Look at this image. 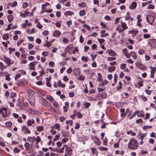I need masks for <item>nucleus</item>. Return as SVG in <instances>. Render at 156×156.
Listing matches in <instances>:
<instances>
[{"label":"nucleus","mask_w":156,"mask_h":156,"mask_svg":"<svg viewBox=\"0 0 156 156\" xmlns=\"http://www.w3.org/2000/svg\"><path fill=\"white\" fill-rule=\"evenodd\" d=\"M51 43L50 42H47L46 44H44V47H47L48 48L51 46Z\"/></svg>","instance_id":"nucleus-49"},{"label":"nucleus","mask_w":156,"mask_h":156,"mask_svg":"<svg viewBox=\"0 0 156 156\" xmlns=\"http://www.w3.org/2000/svg\"><path fill=\"white\" fill-rule=\"evenodd\" d=\"M74 14V13L73 12H72L71 11H66V12H65L64 13V15H65L66 16H67V15L71 16V15H73Z\"/></svg>","instance_id":"nucleus-22"},{"label":"nucleus","mask_w":156,"mask_h":156,"mask_svg":"<svg viewBox=\"0 0 156 156\" xmlns=\"http://www.w3.org/2000/svg\"><path fill=\"white\" fill-rule=\"evenodd\" d=\"M91 138L93 140L94 143L96 144L98 146L100 145L101 142L97 136H92Z\"/></svg>","instance_id":"nucleus-3"},{"label":"nucleus","mask_w":156,"mask_h":156,"mask_svg":"<svg viewBox=\"0 0 156 156\" xmlns=\"http://www.w3.org/2000/svg\"><path fill=\"white\" fill-rule=\"evenodd\" d=\"M6 110V109L5 108H3L0 110V113L2 114L3 117H6L7 115Z\"/></svg>","instance_id":"nucleus-9"},{"label":"nucleus","mask_w":156,"mask_h":156,"mask_svg":"<svg viewBox=\"0 0 156 156\" xmlns=\"http://www.w3.org/2000/svg\"><path fill=\"white\" fill-rule=\"evenodd\" d=\"M81 59L82 60L85 62H87L88 60V58L85 56H82Z\"/></svg>","instance_id":"nucleus-43"},{"label":"nucleus","mask_w":156,"mask_h":156,"mask_svg":"<svg viewBox=\"0 0 156 156\" xmlns=\"http://www.w3.org/2000/svg\"><path fill=\"white\" fill-rule=\"evenodd\" d=\"M9 37V36L8 34H4L2 36V38L4 40H7Z\"/></svg>","instance_id":"nucleus-39"},{"label":"nucleus","mask_w":156,"mask_h":156,"mask_svg":"<svg viewBox=\"0 0 156 156\" xmlns=\"http://www.w3.org/2000/svg\"><path fill=\"white\" fill-rule=\"evenodd\" d=\"M60 135L57 134L55 136V137L53 139V140L55 141L56 140H58L59 139Z\"/></svg>","instance_id":"nucleus-42"},{"label":"nucleus","mask_w":156,"mask_h":156,"mask_svg":"<svg viewBox=\"0 0 156 156\" xmlns=\"http://www.w3.org/2000/svg\"><path fill=\"white\" fill-rule=\"evenodd\" d=\"M129 55H130V57L131 56L134 59H136L137 57V55L136 53L133 51H131L130 52Z\"/></svg>","instance_id":"nucleus-12"},{"label":"nucleus","mask_w":156,"mask_h":156,"mask_svg":"<svg viewBox=\"0 0 156 156\" xmlns=\"http://www.w3.org/2000/svg\"><path fill=\"white\" fill-rule=\"evenodd\" d=\"M140 97V99L143 100L144 102L147 101V99L145 96L142 95Z\"/></svg>","instance_id":"nucleus-45"},{"label":"nucleus","mask_w":156,"mask_h":156,"mask_svg":"<svg viewBox=\"0 0 156 156\" xmlns=\"http://www.w3.org/2000/svg\"><path fill=\"white\" fill-rule=\"evenodd\" d=\"M28 6V3L27 2H23V7L24 9H26L27 8Z\"/></svg>","instance_id":"nucleus-57"},{"label":"nucleus","mask_w":156,"mask_h":156,"mask_svg":"<svg viewBox=\"0 0 156 156\" xmlns=\"http://www.w3.org/2000/svg\"><path fill=\"white\" fill-rule=\"evenodd\" d=\"M84 105L85 108H87L90 105V104L89 103L87 102H85L84 103Z\"/></svg>","instance_id":"nucleus-40"},{"label":"nucleus","mask_w":156,"mask_h":156,"mask_svg":"<svg viewBox=\"0 0 156 156\" xmlns=\"http://www.w3.org/2000/svg\"><path fill=\"white\" fill-rule=\"evenodd\" d=\"M140 112V111H136L135 112H134L133 114L132 115L129 117V119H131L133 117L135 116L136 115V114L137 113H138Z\"/></svg>","instance_id":"nucleus-26"},{"label":"nucleus","mask_w":156,"mask_h":156,"mask_svg":"<svg viewBox=\"0 0 156 156\" xmlns=\"http://www.w3.org/2000/svg\"><path fill=\"white\" fill-rule=\"evenodd\" d=\"M125 19L126 20H133V18L131 17L130 15L128 16H126Z\"/></svg>","instance_id":"nucleus-38"},{"label":"nucleus","mask_w":156,"mask_h":156,"mask_svg":"<svg viewBox=\"0 0 156 156\" xmlns=\"http://www.w3.org/2000/svg\"><path fill=\"white\" fill-rule=\"evenodd\" d=\"M138 142L136 140L132 139L128 143V148L130 149H136L138 147Z\"/></svg>","instance_id":"nucleus-1"},{"label":"nucleus","mask_w":156,"mask_h":156,"mask_svg":"<svg viewBox=\"0 0 156 156\" xmlns=\"http://www.w3.org/2000/svg\"><path fill=\"white\" fill-rule=\"evenodd\" d=\"M49 5V3L47 2H46L45 3V4H43L42 5L41 8L42 9H44V8L45 7H46L48 5Z\"/></svg>","instance_id":"nucleus-35"},{"label":"nucleus","mask_w":156,"mask_h":156,"mask_svg":"<svg viewBox=\"0 0 156 156\" xmlns=\"http://www.w3.org/2000/svg\"><path fill=\"white\" fill-rule=\"evenodd\" d=\"M55 24L56 27L58 28H60L61 27V24L59 22L57 21Z\"/></svg>","instance_id":"nucleus-52"},{"label":"nucleus","mask_w":156,"mask_h":156,"mask_svg":"<svg viewBox=\"0 0 156 156\" xmlns=\"http://www.w3.org/2000/svg\"><path fill=\"white\" fill-rule=\"evenodd\" d=\"M4 59L5 62L8 65H10V59L7 58L6 57H4Z\"/></svg>","instance_id":"nucleus-21"},{"label":"nucleus","mask_w":156,"mask_h":156,"mask_svg":"<svg viewBox=\"0 0 156 156\" xmlns=\"http://www.w3.org/2000/svg\"><path fill=\"white\" fill-rule=\"evenodd\" d=\"M146 135L147 133H145L142 135L140 138H139V139H141L140 141V144L142 145L143 144V143H144V142H143V139H144V138L146 136Z\"/></svg>","instance_id":"nucleus-13"},{"label":"nucleus","mask_w":156,"mask_h":156,"mask_svg":"<svg viewBox=\"0 0 156 156\" xmlns=\"http://www.w3.org/2000/svg\"><path fill=\"white\" fill-rule=\"evenodd\" d=\"M98 80L101 82L102 81V79L101 75L100 73H98Z\"/></svg>","instance_id":"nucleus-27"},{"label":"nucleus","mask_w":156,"mask_h":156,"mask_svg":"<svg viewBox=\"0 0 156 156\" xmlns=\"http://www.w3.org/2000/svg\"><path fill=\"white\" fill-rule=\"evenodd\" d=\"M35 139V136H33V137H28L27 138V140L28 141L33 143L34 142Z\"/></svg>","instance_id":"nucleus-23"},{"label":"nucleus","mask_w":156,"mask_h":156,"mask_svg":"<svg viewBox=\"0 0 156 156\" xmlns=\"http://www.w3.org/2000/svg\"><path fill=\"white\" fill-rule=\"evenodd\" d=\"M42 34L44 35L47 36L49 32L48 30H45L42 32Z\"/></svg>","instance_id":"nucleus-54"},{"label":"nucleus","mask_w":156,"mask_h":156,"mask_svg":"<svg viewBox=\"0 0 156 156\" xmlns=\"http://www.w3.org/2000/svg\"><path fill=\"white\" fill-rule=\"evenodd\" d=\"M152 42L150 44L151 47L156 48V39H151Z\"/></svg>","instance_id":"nucleus-10"},{"label":"nucleus","mask_w":156,"mask_h":156,"mask_svg":"<svg viewBox=\"0 0 156 156\" xmlns=\"http://www.w3.org/2000/svg\"><path fill=\"white\" fill-rule=\"evenodd\" d=\"M123 53L125 55L126 57L127 58H130V55L129 53L127 50L126 48H125L122 50Z\"/></svg>","instance_id":"nucleus-11"},{"label":"nucleus","mask_w":156,"mask_h":156,"mask_svg":"<svg viewBox=\"0 0 156 156\" xmlns=\"http://www.w3.org/2000/svg\"><path fill=\"white\" fill-rule=\"evenodd\" d=\"M49 52L47 51H43L42 53V54L44 56H47L48 55Z\"/></svg>","instance_id":"nucleus-55"},{"label":"nucleus","mask_w":156,"mask_h":156,"mask_svg":"<svg viewBox=\"0 0 156 156\" xmlns=\"http://www.w3.org/2000/svg\"><path fill=\"white\" fill-rule=\"evenodd\" d=\"M107 139L106 138H105V139L103 141V144L104 145L107 146Z\"/></svg>","instance_id":"nucleus-51"},{"label":"nucleus","mask_w":156,"mask_h":156,"mask_svg":"<svg viewBox=\"0 0 156 156\" xmlns=\"http://www.w3.org/2000/svg\"><path fill=\"white\" fill-rule=\"evenodd\" d=\"M100 95L103 98H105L107 96V94L105 92H104L102 94L101 93L100 94Z\"/></svg>","instance_id":"nucleus-33"},{"label":"nucleus","mask_w":156,"mask_h":156,"mask_svg":"<svg viewBox=\"0 0 156 156\" xmlns=\"http://www.w3.org/2000/svg\"><path fill=\"white\" fill-rule=\"evenodd\" d=\"M40 103L42 105L45 106H49L50 104L46 99L43 98L41 97L39 100Z\"/></svg>","instance_id":"nucleus-4"},{"label":"nucleus","mask_w":156,"mask_h":156,"mask_svg":"<svg viewBox=\"0 0 156 156\" xmlns=\"http://www.w3.org/2000/svg\"><path fill=\"white\" fill-rule=\"evenodd\" d=\"M66 123L67 124H70L71 126H72L73 124V121L72 120H66Z\"/></svg>","instance_id":"nucleus-46"},{"label":"nucleus","mask_w":156,"mask_h":156,"mask_svg":"<svg viewBox=\"0 0 156 156\" xmlns=\"http://www.w3.org/2000/svg\"><path fill=\"white\" fill-rule=\"evenodd\" d=\"M29 146L30 144L26 142L24 144L25 147L27 150H28L29 149Z\"/></svg>","instance_id":"nucleus-50"},{"label":"nucleus","mask_w":156,"mask_h":156,"mask_svg":"<svg viewBox=\"0 0 156 156\" xmlns=\"http://www.w3.org/2000/svg\"><path fill=\"white\" fill-rule=\"evenodd\" d=\"M48 78L46 77V80L47 81L46 82V85L47 86L49 87H51V83L49 82V81L48 80Z\"/></svg>","instance_id":"nucleus-32"},{"label":"nucleus","mask_w":156,"mask_h":156,"mask_svg":"<svg viewBox=\"0 0 156 156\" xmlns=\"http://www.w3.org/2000/svg\"><path fill=\"white\" fill-rule=\"evenodd\" d=\"M58 84L59 87L62 88H64L65 87V85L64 84H62V82L60 80L58 81Z\"/></svg>","instance_id":"nucleus-24"},{"label":"nucleus","mask_w":156,"mask_h":156,"mask_svg":"<svg viewBox=\"0 0 156 156\" xmlns=\"http://www.w3.org/2000/svg\"><path fill=\"white\" fill-rule=\"evenodd\" d=\"M20 151V150L17 147H15L14 150V152L16 153H19Z\"/></svg>","instance_id":"nucleus-64"},{"label":"nucleus","mask_w":156,"mask_h":156,"mask_svg":"<svg viewBox=\"0 0 156 156\" xmlns=\"http://www.w3.org/2000/svg\"><path fill=\"white\" fill-rule=\"evenodd\" d=\"M108 82L107 80H104L102 83L100 84V85L101 86H103V85L108 84Z\"/></svg>","instance_id":"nucleus-53"},{"label":"nucleus","mask_w":156,"mask_h":156,"mask_svg":"<svg viewBox=\"0 0 156 156\" xmlns=\"http://www.w3.org/2000/svg\"><path fill=\"white\" fill-rule=\"evenodd\" d=\"M151 35L150 34H144L143 35V37L145 39H147L151 37Z\"/></svg>","instance_id":"nucleus-31"},{"label":"nucleus","mask_w":156,"mask_h":156,"mask_svg":"<svg viewBox=\"0 0 156 156\" xmlns=\"http://www.w3.org/2000/svg\"><path fill=\"white\" fill-rule=\"evenodd\" d=\"M54 127L57 129L58 131H59L60 130V125H59L58 123L55 124V126H54Z\"/></svg>","instance_id":"nucleus-30"},{"label":"nucleus","mask_w":156,"mask_h":156,"mask_svg":"<svg viewBox=\"0 0 156 156\" xmlns=\"http://www.w3.org/2000/svg\"><path fill=\"white\" fill-rule=\"evenodd\" d=\"M37 130L39 132H41L44 130V128L42 126H36Z\"/></svg>","instance_id":"nucleus-25"},{"label":"nucleus","mask_w":156,"mask_h":156,"mask_svg":"<svg viewBox=\"0 0 156 156\" xmlns=\"http://www.w3.org/2000/svg\"><path fill=\"white\" fill-rule=\"evenodd\" d=\"M146 20L150 24L152 25L154 21V17L151 14H148L147 16Z\"/></svg>","instance_id":"nucleus-2"},{"label":"nucleus","mask_w":156,"mask_h":156,"mask_svg":"<svg viewBox=\"0 0 156 156\" xmlns=\"http://www.w3.org/2000/svg\"><path fill=\"white\" fill-rule=\"evenodd\" d=\"M121 25L122 27L124 30H126L128 28V27L127 26L126 24L124 22H121Z\"/></svg>","instance_id":"nucleus-18"},{"label":"nucleus","mask_w":156,"mask_h":156,"mask_svg":"<svg viewBox=\"0 0 156 156\" xmlns=\"http://www.w3.org/2000/svg\"><path fill=\"white\" fill-rule=\"evenodd\" d=\"M41 141V139L39 136H37V137L36 139V141L37 144H38L39 142H40Z\"/></svg>","instance_id":"nucleus-56"},{"label":"nucleus","mask_w":156,"mask_h":156,"mask_svg":"<svg viewBox=\"0 0 156 156\" xmlns=\"http://www.w3.org/2000/svg\"><path fill=\"white\" fill-rule=\"evenodd\" d=\"M127 133L128 134H130L131 133V135L132 136H134L136 135V133L131 130H130L129 131H128Z\"/></svg>","instance_id":"nucleus-29"},{"label":"nucleus","mask_w":156,"mask_h":156,"mask_svg":"<svg viewBox=\"0 0 156 156\" xmlns=\"http://www.w3.org/2000/svg\"><path fill=\"white\" fill-rule=\"evenodd\" d=\"M129 33L133 34L136 35L138 33V31L137 30H132L128 31Z\"/></svg>","instance_id":"nucleus-19"},{"label":"nucleus","mask_w":156,"mask_h":156,"mask_svg":"<svg viewBox=\"0 0 156 156\" xmlns=\"http://www.w3.org/2000/svg\"><path fill=\"white\" fill-rule=\"evenodd\" d=\"M135 64L137 67L140 69L145 70L147 69L145 66L138 62H136Z\"/></svg>","instance_id":"nucleus-6"},{"label":"nucleus","mask_w":156,"mask_h":156,"mask_svg":"<svg viewBox=\"0 0 156 156\" xmlns=\"http://www.w3.org/2000/svg\"><path fill=\"white\" fill-rule=\"evenodd\" d=\"M61 34V33L58 30H55L53 33V35L55 37H59Z\"/></svg>","instance_id":"nucleus-15"},{"label":"nucleus","mask_w":156,"mask_h":156,"mask_svg":"<svg viewBox=\"0 0 156 156\" xmlns=\"http://www.w3.org/2000/svg\"><path fill=\"white\" fill-rule=\"evenodd\" d=\"M66 24L67 25L68 27H70L71 26V25L72 24V20H70L69 21H67L66 22Z\"/></svg>","instance_id":"nucleus-59"},{"label":"nucleus","mask_w":156,"mask_h":156,"mask_svg":"<svg viewBox=\"0 0 156 156\" xmlns=\"http://www.w3.org/2000/svg\"><path fill=\"white\" fill-rule=\"evenodd\" d=\"M154 6L152 4H150L147 7L148 9H154Z\"/></svg>","instance_id":"nucleus-44"},{"label":"nucleus","mask_w":156,"mask_h":156,"mask_svg":"<svg viewBox=\"0 0 156 156\" xmlns=\"http://www.w3.org/2000/svg\"><path fill=\"white\" fill-rule=\"evenodd\" d=\"M65 148L64 147H62V148H59L58 149L56 148H54L51 147H49V149L51 151L54 152L56 151V152L58 153L60 152L61 153H62L63 152V150Z\"/></svg>","instance_id":"nucleus-5"},{"label":"nucleus","mask_w":156,"mask_h":156,"mask_svg":"<svg viewBox=\"0 0 156 156\" xmlns=\"http://www.w3.org/2000/svg\"><path fill=\"white\" fill-rule=\"evenodd\" d=\"M99 149L102 151H107L108 150V149L107 147H104L102 146H100L99 148Z\"/></svg>","instance_id":"nucleus-28"},{"label":"nucleus","mask_w":156,"mask_h":156,"mask_svg":"<svg viewBox=\"0 0 156 156\" xmlns=\"http://www.w3.org/2000/svg\"><path fill=\"white\" fill-rule=\"evenodd\" d=\"M137 18L138 23H140L142 21V19H140V15H138L137 16Z\"/></svg>","instance_id":"nucleus-61"},{"label":"nucleus","mask_w":156,"mask_h":156,"mask_svg":"<svg viewBox=\"0 0 156 156\" xmlns=\"http://www.w3.org/2000/svg\"><path fill=\"white\" fill-rule=\"evenodd\" d=\"M126 67V64L125 63H122L121 64L120 68L122 69H123Z\"/></svg>","instance_id":"nucleus-58"},{"label":"nucleus","mask_w":156,"mask_h":156,"mask_svg":"<svg viewBox=\"0 0 156 156\" xmlns=\"http://www.w3.org/2000/svg\"><path fill=\"white\" fill-rule=\"evenodd\" d=\"M85 12L84 10H80L79 12V15L80 16H83L85 14Z\"/></svg>","instance_id":"nucleus-36"},{"label":"nucleus","mask_w":156,"mask_h":156,"mask_svg":"<svg viewBox=\"0 0 156 156\" xmlns=\"http://www.w3.org/2000/svg\"><path fill=\"white\" fill-rule=\"evenodd\" d=\"M116 67L114 66H110L108 69V71L109 73H111L115 71V70Z\"/></svg>","instance_id":"nucleus-20"},{"label":"nucleus","mask_w":156,"mask_h":156,"mask_svg":"<svg viewBox=\"0 0 156 156\" xmlns=\"http://www.w3.org/2000/svg\"><path fill=\"white\" fill-rule=\"evenodd\" d=\"M21 131L24 132L25 134L26 133L30 134V131L24 126H22Z\"/></svg>","instance_id":"nucleus-7"},{"label":"nucleus","mask_w":156,"mask_h":156,"mask_svg":"<svg viewBox=\"0 0 156 156\" xmlns=\"http://www.w3.org/2000/svg\"><path fill=\"white\" fill-rule=\"evenodd\" d=\"M83 27H84L85 28H86V29H87L89 30H90V26L88 25H87V24H85L82 26Z\"/></svg>","instance_id":"nucleus-62"},{"label":"nucleus","mask_w":156,"mask_h":156,"mask_svg":"<svg viewBox=\"0 0 156 156\" xmlns=\"http://www.w3.org/2000/svg\"><path fill=\"white\" fill-rule=\"evenodd\" d=\"M118 75L115 73L114 76V80L115 83H116L117 81V78H118Z\"/></svg>","instance_id":"nucleus-47"},{"label":"nucleus","mask_w":156,"mask_h":156,"mask_svg":"<svg viewBox=\"0 0 156 156\" xmlns=\"http://www.w3.org/2000/svg\"><path fill=\"white\" fill-rule=\"evenodd\" d=\"M35 62H30V64H29L28 66L30 68V70H33L35 67Z\"/></svg>","instance_id":"nucleus-16"},{"label":"nucleus","mask_w":156,"mask_h":156,"mask_svg":"<svg viewBox=\"0 0 156 156\" xmlns=\"http://www.w3.org/2000/svg\"><path fill=\"white\" fill-rule=\"evenodd\" d=\"M136 6V4L135 2H133L129 6V8L131 9H134Z\"/></svg>","instance_id":"nucleus-17"},{"label":"nucleus","mask_w":156,"mask_h":156,"mask_svg":"<svg viewBox=\"0 0 156 156\" xmlns=\"http://www.w3.org/2000/svg\"><path fill=\"white\" fill-rule=\"evenodd\" d=\"M142 35H140V34H139L137 36L136 39H137V41L138 42H139L140 41H141L143 39V38H141L140 37L142 36Z\"/></svg>","instance_id":"nucleus-37"},{"label":"nucleus","mask_w":156,"mask_h":156,"mask_svg":"<svg viewBox=\"0 0 156 156\" xmlns=\"http://www.w3.org/2000/svg\"><path fill=\"white\" fill-rule=\"evenodd\" d=\"M72 45H68L65 49V51L69 52L70 50L72 49Z\"/></svg>","instance_id":"nucleus-14"},{"label":"nucleus","mask_w":156,"mask_h":156,"mask_svg":"<svg viewBox=\"0 0 156 156\" xmlns=\"http://www.w3.org/2000/svg\"><path fill=\"white\" fill-rule=\"evenodd\" d=\"M106 52L111 56H116L117 55V54L113 50H107Z\"/></svg>","instance_id":"nucleus-8"},{"label":"nucleus","mask_w":156,"mask_h":156,"mask_svg":"<svg viewBox=\"0 0 156 156\" xmlns=\"http://www.w3.org/2000/svg\"><path fill=\"white\" fill-rule=\"evenodd\" d=\"M107 59L109 61L114 60L116 59V58L114 57H108L107 58Z\"/></svg>","instance_id":"nucleus-60"},{"label":"nucleus","mask_w":156,"mask_h":156,"mask_svg":"<svg viewBox=\"0 0 156 156\" xmlns=\"http://www.w3.org/2000/svg\"><path fill=\"white\" fill-rule=\"evenodd\" d=\"M46 98L47 100L50 101H51L52 102L53 101L54 98L51 96H48L46 97Z\"/></svg>","instance_id":"nucleus-34"},{"label":"nucleus","mask_w":156,"mask_h":156,"mask_svg":"<svg viewBox=\"0 0 156 156\" xmlns=\"http://www.w3.org/2000/svg\"><path fill=\"white\" fill-rule=\"evenodd\" d=\"M120 139L119 140L118 142L113 145V147L114 148H118L119 147V142Z\"/></svg>","instance_id":"nucleus-41"},{"label":"nucleus","mask_w":156,"mask_h":156,"mask_svg":"<svg viewBox=\"0 0 156 156\" xmlns=\"http://www.w3.org/2000/svg\"><path fill=\"white\" fill-rule=\"evenodd\" d=\"M145 91L147 94L149 95L151 94L152 91L151 90H149L147 89H145Z\"/></svg>","instance_id":"nucleus-63"},{"label":"nucleus","mask_w":156,"mask_h":156,"mask_svg":"<svg viewBox=\"0 0 156 156\" xmlns=\"http://www.w3.org/2000/svg\"><path fill=\"white\" fill-rule=\"evenodd\" d=\"M98 41H99V43L100 44L103 43L105 41V40H104V39H102H102L98 38Z\"/></svg>","instance_id":"nucleus-48"}]
</instances>
